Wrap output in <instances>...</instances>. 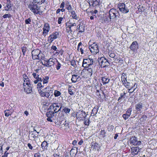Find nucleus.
<instances>
[{
  "label": "nucleus",
  "instance_id": "obj_1",
  "mask_svg": "<svg viewBox=\"0 0 157 157\" xmlns=\"http://www.w3.org/2000/svg\"><path fill=\"white\" fill-rule=\"evenodd\" d=\"M37 4V2H32V0H30V3L28 7L30 10L35 14H38L40 13L39 7L36 5Z\"/></svg>",
  "mask_w": 157,
  "mask_h": 157
},
{
  "label": "nucleus",
  "instance_id": "obj_2",
  "mask_svg": "<svg viewBox=\"0 0 157 157\" xmlns=\"http://www.w3.org/2000/svg\"><path fill=\"white\" fill-rule=\"evenodd\" d=\"M84 67V69L81 72V75H83L84 77L86 78L91 77L93 73V66Z\"/></svg>",
  "mask_w": 157,
  "mask_h": 157
},
{
  "label": "nucleus",
  "instance_id": "obj_3",
  "mask_svg": "<svg viewBox=\"0 0 157 157\" xmlns=\"http://www.w3.org/2000/svg\"><path fill=\"white\" fill-rule=\"evenodd\" d=\"M32 58L34 59H45L44 55L40 53V51L39 49H36L32 52Z\"/></svg>",
  "mask_w": 157,
  "mask_h": 157
},
{
  "label": "nucleus",
  "instance_id": "obj_4",
  "mask_svg": "<svg viewBox=\"0 0 157 157\" xmlns=\"http://www.w3.org/2000/svg\"><path fill=\"white\" fill-rule=\"evenodd\" d=\"M41 79L40 80L37 85V88L38 89H42L44 86L47 85V84L48 82L49 79V77L48 76H45L41 77Z\"/></svg>",
  "mask_w": 157,
  "mask_h": 157
},
{
  "label": "nucleus",
  "instance_id": "obj_5",
  "mask_svg": "<svg viewBox=\"0 0 157 157\" xmlns=\"http://www.w3.org/2000/svg\"><path fill=\"white\" fill-rule=\"evenodd\" d=\"M89 49L93 55H96L99 52V50L98 46L95 43L91 44L90 41L88 43Z\"/></svg>",
  "mask_w": 157,
  "mask_h": 157
},
{
  "label": "nucleus",
  "instance_id": "obj_6",
  "mask_svg": "<svg viewBox=\"0 0 157 157\" xmlns=\"http://www.w3.org/2000/svg\"><path fill=\"white\" fill-rule=\"evenodd\" d=\"M61 108V104L59 103H53L49 107L50 111L54 113H56L60 110Z\"/></svg>",
  "mask_w": 157,
  "mask_h": 157
},
{
  "label": "nucleus",
  "instance_id": "obj_7",
  "mask_svg": "<svg viewBox=\"0 0 157 157\" xmlns=\"http://www.w3.org/2000/svg\"><path fill=\"white\" fill-rule=\"evenodd\" d=\"M109 17L110 19H114L119 17L120 15L117 10L115 9L112 8L109 11Z\"/></svg>",
  "mask_w": 157,
  "mask_h": 157
},
{
  "label": "nucleus",
  "instance_id": "obj_8",
  "mask_svg": "<svg viewBox=\"0 0 157 157\" xmlns=\"http://www.w3.org/2000/svg\"><path fill=\"white\" fill-rule=\"evenodd\" d=\"M118 7L120 11L123 13H126L129 11L126 5L124 3H120L118 4Z\"/></svg>",
  "mask_w": 157,
  "mask_h": 157
},
{
  "label": "nucleus",
  "instance_id": "obj_9",
  "mask_svg": "<svg viewBox=\"0 0 157 157\" xmlns=\"http://www.w3.org/2000/svg\"><path fill=\"white\" fill-rule=\"evenodd\" d=\"M94 62V59H92L88 58L83 59L82 66L83 67H89L90 66H93L92 64Z\"/></svg>",
  "mask_w": 157,
  "mask_h": 157
},
{
  "label": "nucleus",
  "instance_id": "obj_10",
  "mask_svg": "<svg viewBox=\"0 0 157 157\" xmlns=\"http://www.w3.org/2000/svg\"><path fill=\"white\" fill-rule=\"evenodd\" d=\"M98 61L101 67H104L106 66H108L109 64L107 60L103 57L98 59Z\"/></svg>",
  "mask_w": 157,
  "mask_h": 157
},
{
  "label": "nucleus",
  "instance_id": "obj_11",
  "mask_svg": "<svg viewBox=\"0 0 157 157\" xmlns=\"http://www.w3.org/2000/svg\"><path fill=\"white\" fill-rule=\"evenodd\" d=\"M59 35L58 32H53L52 34L50 35L48 37V41L50 43H52L54 40L58 38Z\"/></svg>",
  "mask_w": 157,
  "mask_h": 157
},
{
  "label": "nucleus",
  "instance_id": "obj_12",
  "mask_svg": "<svg viewBox=\"0 0 157 157\" xmlns=\"http://www.w3.org/2000/svg\"><path fill=\"white\" fill-rule=\"evenodd\" d=\"M69 24L67 25V23L66 24L67 26V30L68 32H70L71 33L73 31L75 30L76 28V24L75 23H72L70 22L69 23Z\"/></svg>",
  "mask_w": 157,
  "mask_h": 157
},
{
  "label": "nucleus",
  "instance_id": "obj_13",
  "mask_svg": "<svg viewBox=\"0 0 157 157\" xmlns=\"http://www.w3.org/2000/svg\"><path fill=\"white\" fill-rule=\"evenodd\" d=\"M23 87L24 90L27 94L30 93L32 92V87L30 82L23 83Z\"/></svg>",
  "mask_w": 157,
  "mask_h": 157
},
{
  "label": "nucleus",
  "instance_id": "obj_14",
  "mask_svg": "<svg viewBox=\"0 0 157 157\" xmlns=\"http://www.w3.org/2000/svg\"><path fill=\"white\" fill-rule=\"evenodd\" d=\"M130 142L131 144L134 145H139L141 143L140 141H137V138L135 136L132 137L131 138Z\"/></svg>",
  "mask_w": 157,
  "mask_h": 157
},
{
  "label": "nucleus",
  "instance_id": "obj_15",
  "mask_svg": "<svg viewBox=\"0 0 157 157\" xmlns=\"http://www.w3.org/2000/svg\"><path fill=\"white\" fill-rule=\"evenodd\" d=\"M138 45L136 41L133 42L130 46V48L132 51H135L138 48Z\"/></svg>",
  "mask_w": 157,
  "mask_h": 157
},
{
  "label": "nucleus",
  "instance_id": "obj_16",
  "mask_svg": "<svg viewBox=\"0 0 157 157\" xmlns=\"http://www.w3.org/2000/svg\"><path fill=\"white\" fill-rule=\"evenodd\" d=\"M79 113L78 115H76V117L77 118H78L80 120H82L83 118H84L86 117V115L85 112L84 111H81L78 112V113Z\"/></svg>",
  "mask_w": 157,
  "mask_h": 157
},
{
  "label": "nucleus",
  "instance_id": "obj_17",
  "mask_svg": "<svg viewBox=\"0 0 157 157\" xmlns=\"http://www.w3.org/2000/svg\"><path fill=\"white\" fill-rule=\"evenodd\" d=\"M90 6L94 7L99 4V0H89Z\"/></svg>",
  "mask_w": 157,
  "mask_h": 157
},
{
  "label": "nucleus",
  "instance_id": "obj_18",
  "mask_svg": "<svg viewBox=\"0 0 157 157\" xmlns=\"http://www.w3.org/2000/svg\"><path fill=\"white\" fill-rule=\"evenodd\" d=\"M81 78L78 76L76 75H72L71 80L72 82L75 83L77 82L80 80Z\"/></svg>",
  "mask_w": 157,
  "mask_h": 157
},
{
  "label": "nucleus",
  "instance_id": "obj_19",
  "mask_svg": "<svg viewBox=\"0 0 157 157\" xmlns=\"http://www.w3.org/2000/svg\"><path fill=\"white\" fill-rule=\"evenodd\" d=\"M101 79L103 85H105L108 83L110 80L109 78L106 76L101 77Z\"/></svg>",
  "mask_w": 157,
  "mask_h": 157
},
{
  "label": "nucleus",
  "instance_id": "obj_20",
  "mask_svg": "<svg viewBox=\"0 0 157 157\" xmlns=\"http://www.w3.org/2000/svg\"><path fill=\"white\" fill-rule=\"evenodd\" d=\"M32 75L34 78L36 79V80L34 81V83H38L39 80L41 79V77H39V75H38L36 73H33Z\"/></svg>",
  "mask_w": 157,
  "mask_h": 157
},
{
  "label": "nucleus",
  "instance_id": "obj_21",
  "mask_svg": "<svg viewBox=\"0 0 157 157\" xmlns=\"http://www.w3.org/2000/svg\"><path fill=\"white\" fill-rule=\"evenodd\" d=\"M48 60L49 66L50 67H51L52 65L55 64L57 62V59L55 58H51Z\"/></svg>",
  "mask_w": 157,
  "mask_h": 157
},
{
  "label": "nucleus",
  "instance_id": "obj_22",
  "mask_svg": "<svg viewBox=\"0 0 157 157\" xmlns=\"http://www.w3.org/2000/svg\"><path fill=\"white\" fill-rule=\"evenodd\" d=\"M44 91L46 94L47 93H48L49 97L50 96L51 94L53 93V90H52V88L49 86H47L43 90Z\"/></svg>",
  "mask_w": 157,
  "mask_h": 157
},
{
  "label": "nucleus",
  "instance_id": "obj_23",
  "mask_svg": "<svg viewBox=\"0 0 157 157\" xmlns=\"http://www.w3.org/2000/svg\"><path fill=\"white\" fill-rule=\"evenodd\" d=\"M66 121L63 122V121H59L57 124L59 125V127L62 130H64L65 123Z\"/></svg>",
  "mask_w": 157,
  "mask_h": 157
},
{
  "label": "nucleus",
  "instance_id": "obj_24",
  "mask_svg": "<svg viewBox=\"0 0 157 157\" xmlns=\"http://www.w3.org/2000/svg\"><path fill=\"white\" fill-rule=\"evenodd\" d=\"M70 12L71 13V16L73 19L75 20H77L78 19V16L77 15L75 11L72 10L70 11Z\"/></svg>",
  "mask_w": 157,
  "mask_h": 157
},
{
  "label": "nucleus",
  "instance_id": "obj_25",
  "mask_svg": "<svg viewBox=\"0 0 157 157\" xmlns=\"http://www.w3.org/2000/svg\"><path fill=\"white\" fill-rule=\"evenodd\" d=\"M38 90L39 93L41 95V96L42 97H45L47 98H48L49 97V95H48V93H47L46 94V93L45 92H42V90H41V89H38Z\"/></svg>",
  "mask_w": 157,
  "mask_h": 157
},
{
  "label": "nucleus",
  "instance_id": "obj_26",
  "mask_svg": "<svg viewBox=\"0 0 157 157\" xmlns=\"http://www.w3.org/2000/svg\"><path fill=\"white\" fill-rule=\"evenodd\" d=\"M139 151L138 147H132V153L133 155L137 154Z\"/></svg>",
  "mask_w": 157,
  "mask_h": 157
},
{
  "label": "nucleus",
  "instance_id": "obj_27",
  "mask_svg": "<svg viewBox=\"0 0 157 157\" xmlns=\"http://www.w3.org/2000/svg\"><path fill=\"white\" fill-rule=\"evenodd\" d=\"M65 6H66V9L68 10V12H70L71 11L70 10H72V8L71 6V5L70 4V2L68 1H67L65 4Z\"/></svg>",
  "mask_w": 157,
  "mask_h": 157
},
{
  "label": "nucleus",
  "instance_id": "obj_28",
  "mask_svg": "<svg viewBox=\"0 0 157 157\" xmlns=\"http://www.w3.org/2000/svg\"><path fill=\"white\" fill-rule=\"evenodd\" d=\"M48 144L47 142L45 141H43L41 144V146L42 149L44 150L46 149L48 146Z\"/></svg>",
  "mask_w": 157,
  "mask_h": 157
},
{
  "label": "nucleus",
  "instance_id": "obj_29",
  "mask_svg": "<svg viewBox=\"0 0 157 157\" xmlns=\"http://www.w3.org/2000/svg\"><path fill=\"white\" fill-rule=\"evenodd\" d=\"M78 29L79 32L82 33L85 30L84 26L82 24H80Z\"/></svg>",
  "mask_w": 157,
  "mask_h": 157
},
{
  "label": "nucleus",
  "instance_id": "obj_30",
  "mask_svg": "<svg viewBox=\"0 0 157 157\" xmlns=\"http://www.w3.org/2000/svg\"><path fill=\"white\" fill-rule=\"evenodd\" d=\"M23 78L24 80V83H29L30 82L29 79L26 75L24 74L23 75Z\"/></svg>",
  "mask_w": 157,
  "mask_h": 157
},
{
  "label": "nucleus",
  "instance_id": "obj_31",
  "mask_svg": "<svg viewBox=\"0 0 157 157\" xmlns=\"http://www.w3.org/2000/svg\"><path fill=\"white\" fill-rule=\"evenodd\" d=\"M136 109L137 111H140L141 109L142 108V104L141 103H139L136 104Z\"/></svg>",
  "mask_w": 157,
  "mask_h": 157
},
{
  "label": "nucleus",
  "instance_id": "obj_32",
  "mask_svg": "<svg viewBox=\"0 0 157 157\" xmlns=\"http://www.w3.org/2000/svg\"><path fill=\"white\" fill-rule=\"evenodd\" d=\"M121 78L122 81V82L123 84H124L125 83L128 82L127 81L126 77L125 75V74L123 73L122 75Z\"/></svg>",
  "mask_w": 157,
  "mask_h": 157
},
{
  "label": "nucleus",
  "instance_id": "obj_33",
  "mask_svg": "<svg viewBox=\"0 0 157 157\" xmlns=\"http://www.w3.org/2000/svg\"><path fill=\"white\" fill-rule=\"evenodd\" d=\"M97 109L96 108H94L92 110L91 113V115L92 116H94L97 114Z\"/></svg>",
  "mask_w": 157,
  "mask_h": 157
},
{
  "label": "nucleus",
  "instance_id": "obj_34",
  "mask_svg": "<svg viewBox=\"0 0 157 157\" xmlns=\"http://www.w3.org/2000/svg\"><path fill=\"white\" fill-rule=\"evenodd\" d=\"M54 113L51 111H50L46 113V116L48 117H52L54 116Z\"/></svg>",
  "mask_w": 157,
  "mask_h": 157
},
{
  "label": "nucleus",
  "instance_id": "obj_35",
  "mask_svg": "<svg viewBox=\"0 0 157 157\" xmlns=\"http://www.w3.org/2000/svg\"><path fill=\"white\" fill-rule=\"evenodd\" d=\"M43 29L49 32L50 29L49 25L48 23L45 24L44 25Z\"/></svg>",
  "mask_w": 157,
  "mask_h": 157
},
{
  "label": "nucleus",
  "instance_id": "obj_36",
  "mask_svg": "<svg viewBox=\"0 0 157 157\" xmlns=\"http://www.w3.org/2000/svg\"><path fill=\"white\" fill-rule=\"evenodd\" d=\"M54 94L55 97H58L60 96L61 93L59 91L56 90L54 91Z\"/></svg>",
  "mask_w": 157,
  "mask_h": 157
},
{
  "label": "nucleus",
  "instance_id": "obj_37",
  "mask_svg": "<svg viewBox=\"0 0 157 157\" xmlns=\"http://www.w3.org/2000/svg\"><path fill=\"white\" fill-rule=\"evenodd\" d=\"M45 0H32V2H37V4H39L40 5L42 4L44 2Z\"/></svg>",
  "mask_w": 157,
  "mask_h": 157
},
{
  "label": "nucleus",
  "instance_id": "obj_38",
  "mask_svg": "<svg viewBox=\"0 0 157 157\" xmlns=\"http://www.w3.org/2000/svg\"><path fill=\"white\" fill-rule=\"evenodd\" d=\"M5 116L6 117H8L9 115H10L12 114V112L9 110H7L5 111Z\"/></svg>",
  "mask_w": 157,
  "mask_h": 157
},
{
  "label": "nucleus",
  "instance_id": "obj_39",
  "mask_svg": "<svg viewBox=\"0 0 157 157\" xmlns=\"http://www.w3.org/2000/svg\"><path fill=\"white\" fill-rule=\"evenodd\" d=\"M56 64V69L58 70H59L61 66V64L57 60V62L55 63Z\"/></svg>",
  "mask_w": 157,
  "mask_h": 157
},
{
  "label": "nucleus",
  "instance_id": "obj_40",
  "mask_svg": "<svg viewBox=\"0 0 157 157\" xmlns=\"http://www.w3.org/2000/svg\"><path fill=\"white\" fill-rule=\"evenodd\" d=\"M69 129V124L67 123H65V126L64 130L66 131H68Z\"/></svg>",
  "mask_w": 157,
  "mask_h": 157
},
{
  "label": "nucleus",
  "instance_id": "obj_41",
  "mask_svg": "<svg viewBox=\"0 0 157 157\" xmlns=\"http://www.w3.org/2000/svg\"><path fill=\"white\" fill-rule=\"evenodd\" d=\"M21 50L23 52V55H25L27 51V48L26 47L23 46L22 47Z\"/></svg>",
  "mask_w": 157,
  "mask_h": 157
},
{
  "label": "nucleus",
  "instance_id": "obj_42",
  "mask_svg": "<svg viewBox=\"0 0 157 157\" xmlns=\"http://www.w3.org/2000/svg\"><path fill=\"white\" fill-rule=\"evenodd\" d=\"M49 31L45 30L43 29V32L42 33V35L44 36H46L48 33Z\"/></svg>",
  "mask_w": 157,
  "mask_h": 157
},
{
  "label": "nucleus",
  "instance_id": "obj_43",
  "mask_svg": "<svg viewBox=\"0 0 157 157\" xmlns=\"http://www.w3.org/2000/svg\"><path fill=\"white\" fill-rule=\"evenodd\" d=\"M11 17V15L10 14H5L3 16V17L4 18H10Z\"/></svg>",
  "mask_w": 157,
  "mask_h": 157
},
{
  "label": "nucleus",
  "instance_id": "obj_44",
  "mask_svg": "<svg viewBox=\"0 0 157 157\" xmlns=\"http://www.w3.org/2000/svg\"><path fill=\"white\" fill-rule=\"evenodd\" d=\"M51 49L52 51L53 52H54L57 50V47L56 46L54 45H53L52 46Z\"/></svg>",
  "mask_w": 157,
  "mask_h": 157
},
{
  "label": "nucleus",
  "instance_id": "obj_45",
  "mask_svg": "<svg viewBox=\"0 0 157 157\" xmlns=\"http://www.w3.org/2000/svg\"><path fill=\"white\" fill-rule=\"evenodd\" d=\"M100 135H102V136L104 137L105 136V130H101L100 132Z\"/></svg>",
  "mask_w": 157,
  "mask_h": 157
},
{
  "label": "nucleus",
  "instance_id": "obj_46",
  "mask_svg": "<svg viewBox=\"0 0 157 157\" xmlns=\"http://www.w3.org/2000/svg\"><path fill=\"white\" fill-rule=\"evenodd\" d=\"M63 110L66 113H69L70 110V109L66 107L64 108Z\"/></svg>",
  "mask_w": 157,
  "mask_h": 157
},
{
  "label": "nucleus",
  "instance_id": "obj_47",
  "mask_svg": "<svg viewBox=\"0 0 157 157\" xmlns=\"http://www.w3.org/2000/svg\"><path fill=\"white\" fill-rule=\"evenodd\" d=\"M48 60H44V64L43 63V64L44 66L46 67L49 66V63H48Z\"/></svg>",
  "mask_w": 157,
  "mask_h": 157
},
{
  "label": "nucleus",
  "instance_id": "obj_48",
  "mask_svg": "<svg viewBox=\"0 0 157 157\" xmlns=\"http://www.w3.org/2000/svg\"><path fill=\"white\" fill-rule=\"evenodd\" d=\"M63 18L62 17H59L58 20V23L59 24H60L61 23L62 21H63Z\"/></svg>",
  "mask_w": 157,
  "mask_h": 157
},
{
  "label": "nucleus",
  "instance_id": "obj_49",
  "mask_svg": "<svg viewBox=\"0 0 157 157\" xmlns=\"http://www.w3.org/2000/svg\"><path fill=\"white\" fill-rule=\"evenodd\" d=\"M31 20L30 18H29L25 20V23L26 24H30Z\"/></svg>",
  "mask_w": 157,
  "mask_h": 157
},
{
  "label": "nucleus",
  "instance_id": "obj_50",
  "mask_svg": "<svg viewBox=\"0 0 157 157\" xmlns=\"http://www.w3.org/2000/svg\"><path fill=\"white\" fill-rule=\"evenodd\" d=\"M129 117H130V116H129L128 115H127L126 114H124L123 115V117L125 120L127 119H128L129 118Z\"/></svg>",
  "mask_w": 157,
  "mask_h": 157
},
{
  "label": "nucleus",
  "instance_id": "obj_51",
  "mask_svg": "<svg viewBox=\"0 0 157 157\" xmlns=\"http://www.w3.org/2000/svg\"><path fill=\"white\" fill-rule=\"evenodd\" d=\"M71 65L74 66L75 67L76 65L75 62V60H72L71 62Z\"/></svg>",
  "mask_w": 157,
  "mask_h": 157
},
{
  "label": "nucleus",
  "instance_id": "obj_52",
  "mask_svg": "<svg viewBox=\"0 0 157 157\" xmlns=\"http://www.w3.org/2000/svg\"><path fill=\"white\" fill-rule=\"evenodd\" d=\"M132 111V109H129L126 112V114L129 116H130L131 114V112Z\"/></svg>",
  "mask_w": 157,
  "mask_h": 157
},
{
  "label": "nucleus",
  "instance_id": "obj_53",
  "mask_svg": "<svg viewBox=\"0 0 157 157\" xmlns=\"http://www.w3.org/2000/svg\"><path fill=\"white\" fill-rule=\"evenodd\" d=\"M124 86L127 88H129L130 86V83L129 82H127L124 84Z\"/></svg>",
  "mask_w": 157,
  "mask_h": 157
},
{
  "label": "nucleus",
  "instance_id": "obj_54",
  "mask_svg": "<svg viewBox=\"0 0 157 157\" xmlns=\"http://www.w3.org/2000/svg\"><path fill=\"white\" fill-rule=\"evenodd\" d=\"M136 89V88H135L133 90L132 89V88L129 89H128V92L130 93H132Z\"/></svg>",
  "mask_w": 157,
  "mask_h": 157
},
{
  "label": "nucleus",
  "instance_id": "obj_55",
  "mask_svg": "<svg viewBox=\"0 0 157 157\" xmlns=\"http://www.w3.org/2000/svg\"><path fill=\"white\" fill-rule=\"evenodd\" d=\"M89 120H87L85 121L84 122V124L85 125H87L88 126L89 125Z\"/></svg>",
  "mask_w": 157,
  "mask_h": 157
},
{
  "label": "nucleus",
  "instance_id": "obj_56",
  "mask_svg": "<svg viewBox=\"0 0 157 157\" xmlns=\"http://www.w3.org/2000/svg\"><path fill=\"white\" fill-rule=\"evenodd\" d=\"M34 157H40V155L39 153H35L34 155Z\"/></svg>",
  "mask_w": 157,
  "mask_h": 157
},
{
  "label": "nucleus",
  "instance_id": "obj_57",
  "mask_svg": "<svg viewBox=\"0 0 157 157\" xmlns=\"http://www.w3.org/2000/svg\"><path fill=\"white\" fill-rule=\"evenodd\" d=\"M109 56L110 57L112 58H113L115 57V55L114 53H110L109 55Z\"/></svg>",
  "mask_w": 157,
  "mask_h": 157
},
{
  "label": "nucleus",
  "instance_id": "obj_58",
  "mask_svg": "<svg viewBox=\"0 0 157 157\" xmlns=\"http://www.w3.org/2000/svg\"><path fill=\"white\" fill-rule=\"evenodd\" d=\"M65 6L64 2H62L60 6V8H64Z\"/></svg>",
  "mask_w": 157,
  "mask_h": 157
},
{
  "label": "nucleus",
  "instance_id": "obj_59",
  "mask_svg": "<svg viewBox=\"0 0 157 157\" xmlns=\"http://www.w3.org/2000/svg\"><path fill=\"white\" fill-rule=\"evenodd\" d=\"M54 53V55L55 56H57L59 54V51L58 50H57L55 51V52H53Z\"/></svg>",
  "mask_w": 157,
  "mask_h": 157
},
{
  "label": "nucleus",
  "instance_id": "obj_60",
  "mask_svg": "<svg viewBox=\"0 0 157 157\" xmlns=\"http://www.w3.org/2000/svg\"><path fill=\"white\" fill-rule=\"evenodd\" d=\"M82 43L81 42H79L78 45L77 47V50L79 51V50L80 48V46L82 45Z\"/></svg>",
  "mask_w": 157,
  "mask_h": 157
},
{
  "label": "nucleus",
  "instance_id": "obj_61",
  "mask_svg": "<svg viewBox=\"0 0 157 157\" xmlns=\"http://www.w3.org/2000/svg\"><path fill=\"white\" fill-rule=\"evenodd\" d=\"M68 92L71 95H73L74 94V92L72 91V90L71 89H69L68 90Z\"/></svg>",
  "mask_w": 157,
  "mask_h": 157
},
{
  "label": "nucleus",
  "instance_id": "obj_62",
  "mask_svg": "<svg viewBox=\"0 0 157 157\" xmlns=\"http://www.w3.org/2000/svg\"><path fill=\"white\" fill-rule=\"evenodd\" d=\"M8 154V153H7V151H6L4 153V155H3L2 157H7Z\"/></svg>",
  "mask_w": 157,
  "mask_h": 157
},
{
  "label": "nucleus",
  "instance_id": "obj_63",
  "mask_svg": "<svg viewBox=\"0 0 157 157\" xmlns=\"http://www.w3.org/2000/svg\"><path fill=\"white\" fill-rule=\"evenodd\" d=\"M27 146L29 147V149H33V147L30 143L28 144Z\"/></svg>",
  "mask_w": 157,
  "mask_h": 157
},
{
  "label": "nucleus",
  "instance_id": "obj_64",
  "mask_svg": "<svg viewBox=\"0 0 157 157\" xmlns=\"http://www.w3.org/2000/svg\"><path fill=\"white\" fill-rule=\"evenodd\" d=\"M52 117H48L47 120L48 121H50V122H52Z\"/></svg>",
  "mask_w": 157,
  "mask_h": 157
}]
</instances>
